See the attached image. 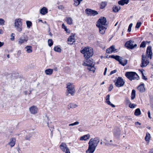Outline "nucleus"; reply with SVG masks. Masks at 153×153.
<instances>
[{
    "label": "nucleus",
    "instance_id": "1",
    "mask_svg": "<svg viewBox=\"0 0 153 153\" xmlns=\"http://www.w3.org/2000/svg\"><path fill=\"white\" fill-rule=\"evenodd\" d=\"M80 52L84 54V56L85 59L82 65L88 66V70L92 71L93 73H94L96 69V68L94 67V64L90 59V58L93 55L92 49L91 47H85L80 51Z\"/></svg>",
    "mask_w": 153,
    "mask_h": 153
},
{
    "label": "nucleus",
    "instance_id": "2",
    "mask_svg": "<svg viewBox=\"0 0 153 153\" xmlns=\"http://www.w3.org/2000/svg\"><path fill=\"white\" fill-rule=\"evenodd\" d=\"M152 47L148 46L147 49L146 55L144 54L142 55V63L141 67H143L146 66L149 63V61L148 58H149L150 59H152Z\"/></svg>",
    "mask_w": 153,
    "mask_h": 153
},
{
    "label": "nucleus",
    "instance_id": "3",
    "mask_svg": "<svg viewBox=\"0 0 153 153\" xmlns=\"http://www.w3.org/2000/svg\"><path fill=\"white\" fill-rule=\"evenodd\" d=\"M88 148L86 151V153H93L96 149V140L91 139L88 143Z\"/></svg>",
    "mask_w": 153,
    "mask_h": 153
},
{
    "label": "nucleus",
    "instance_id": "4",
    "mask_svg": "<svg viewBox=\"0 0 153 153\" xmlns=\"http://www.w3.org/2000/svg\"><path fill=\"white\" fill-rule=\"evenodd\" d=\"M126 76L129 80L138 79L139 76L137 74L134 72H127L125 74Z\"/></svg>",
    "mask_w": 153,
    "mask_h": 153
},
{
    "label": "nucleus",
    "instance_id": "5",
    "mask_svg": "<svg viewBox=\"0 0 153 153\" xmlns=\"http://www.w3.org/2000/svg\"><path fill=\"white\" fill-rule=\"evenodd\" d=\"M14 27L16 30L19 32H21L22 30V22L20 19H16L15 20Z\"/></svg>",
    "mask_w": 153,
    "mask_h": 153
},
{
    "label": "nucleus",
    "instance_id": "6",
    "mask_svg": "<svg viewBox=\"0 0 153 153\" xmlns=\"http://www.w3.org/2000/svg\"><path fill=\"white\" fill-rule=\"evenodd\" d=\"M67 88H68V93L66 94V95L68 96V94H70L72 96H74L75 92L74 86L71 83H69L67 84Z\"/></svg>",
    "mask_w": 153,
    "mask_h": 153
},
{
    "label": "nucleus",
    "instance_id": "7",
    "mask_svg": "<svg viewBox=\"0 0 153 153\" xmlns=\"http://www.w3.org/2000/svg\"><path fill=\"white\" fill-rule=\"evenodd\" d=\"M124 83L123 79L121 77H119L116 80L115 85L117 87H120L123 86Z\"/></svg>",
    "mask_w": 153,
    "mask_h": 153
},
{
    "label": "nucleus",
    "instance_id": "8",
    "mask_svg": "<svg viewBox=\"0 0 153 153\" xmlns=\"http://www.w3.org/2000/svg\"><path fill=\"white\" fill-rule=\"evenodd\" d=\"M125 46L128 48L132 49L134 48H136L137 45L135 44L134 42L130 40L127 42L125 44Z\"/></svg>",
    "mask_w": 153,
    "mask_h": 153
},
{
    "label": "nucleus",
    "instance_id": "9",
    "mask_svg": "<svg viewBox=\"0 0 153 153\" xmlns=\"http://www.w3.org/2000/svg\"><path fill=\"white\" fill-rule=\"evenodd\" d=\"M106 18L104 17H101L97 22V24L96 25V26H105L106 25Z\"/></svg>",
    "mask_w": 153,
    "mask_h": 153
},
{
    "label": "nucleus",
    "instance_id": "10",
    "mask_svg": "<svg viewBox=\"0 0 153 153\" xmlns=\"http://www.w3.org/2000/svg\"><path fill=\"white\" fill-rule=\"evenodd\" d=\"M28 40V38L26 35H24L21 36L18 40V44L19 45H21L22 44L25 43H26Z\"/></svg>",
    "mask_w": 153,
    "mask_h": 153
},
{
    "label": "nucleus",
    "instance_id": "11",
    "mask_svg": "<svg viewBox=\"0 0 153 153\" xmlns=\"http://www.w3.org/2000/svg\"><path fill=\"white\" fill-rule=\"evenodd\" d=\"M85 12L88 15L94 16L96 15V11L87 8L85 10Z\"/></svg>",
    "mask_w": 153,
    "mask_h": 153
},
{
    "label": "nucleus",
    "instance_id": "12",
    "mask_svg": "<svg viewBox=\"0 0 153 153\" xmlns=\"http://www.w3.org/2000/svg\"><path fill=\"white\" fill-rule=\"evenodd\" d=\"M99 28V32L101 34H104L107 27L105 26L97 25V26Z\"/></svg>",
    "mask_w": 153,
    "mask_h": 153
},
{
    "label": "nucleus",
    "instance_id": "13",
    "mask_svg": "<svg viewBox=\"0 0 153 153\" xmlns=\"http://www.w3.org/2000/svg\"><path fill=\"white\" fill-rule=\"evenodd\" d=\"M29 110L31 114H35L37 113L38 109L37 107L33 105L29 108Z\"/></svg>",
    "mask_w": 153,
    "mask_h": 153
},
{
    "label": "nucleus",
    "instance_id": "14",
    "mask_svg": "<svg viewBox=\"0 0 153 153\" xmlns=\"http://www.w3.org/2000/svg\"><path fill=\"white\" fill-rule=\"evenodd\" d=\"M114 133L115 137L117 138L119 137L121 134V131L120 128L118 127L115 128L114 129Z\"/></svg>",
    "mask_w": 153,
    "mask_h": 153
},
{
    "label": "nucleus",
    "instance_id": "15",
    "mask_svg": "<svg viewBox=\"0 0 153 153\" xmlns=\"http://www.w3.org/2000/svg\"><path fill=\"white\" fill-rule=\"evenodd\" d=\"M59 147L64 152H66L68 149H69V148L67 147L66 144L64 143H62Z\"/></svg>",
    "mask_w": 153,
    "mask_h": 153
},
{
    "label": "nucleus",
    "instance_id": "16",
    "mask_svg": "<svg viewBox=\"0 0 153 153\" xmlns=\"http://www.w3.org/2000/svg\"><path fill=\"white\" fill-rule=\"evenodd\" d=\"M72 35V34H71ZM75 41L74 35H71L68 39V44L72 45Z\"/></svg>",
    "mask_w": 153,
    "mask_h": 153
},
{
    "label": "nucleus",
    "instance_id": "17",
    "mask_svg": "<svg viewBox=\"0 0 153 153\" xmlns=\"http://www.w3.org/2000/svg\"><path fill=\"white\" fill-rule=\"evenodd\" d=\"M16 140L15 138H12L10 139V141L9 143V145L11 147H13L15 145L16 143Z\"/></svg>",
    "mask_w": 153,
    "mask_h": 153
},
{
    "label": "nucleus",
    "instance_id": "18",
    "mask_svg": "<svg viewBox=\"0 0 153 153\" xmlns=\"http://www.w3.org/2000/svg\"><path fill=\"white\" fill-rule=\"evenodd\" d=\"M110 95L109 94L107 95L106 97V102L107 104L111 105L112 107H115L114 105L112 104L109 101Z\"/></svg>",
    "mask_w": 153,
    "mask_h": 153
},
{
    "label": "nucleus",
    "instance_id": "19",
    "mask_svg": "<svg viewBox=\"0 0 153 153\" xmlns=\"http://www.w3.org/2000/svg\"><path fill=\"white\" fill-rule=\"evenodd\" d=\"M137 89L140 92H144L145 91L143 84H142L140 85L137 87Z\"/></svg>",
    "mask_w": 153,
    "mask_h": 153
},
{
    "label": "nucleus",
    "instance_id": "20",
    "mask_svg": "<svg viewBox=\"0 0 153 153\" xmlns=\"http://www.w3.org/2000/svg\"><path fill=\"white\" fill-rule=\"evenodd\" d=\"M48 12V9L45 7H43L40 9V13L42 15H45Z\"/></svg>",
    "mask_w": 153,
    "mask_h": 153
},
{
    "label": "nucleus",
    "instance_id": "21",
    "mask_svg": "<svg viewBox=\"0 0 153 153\" xmlns=\"http://www.w3.org/2000/svg\"><path fill=\"white\" fill-rule=\"evenodd\" d=\"M26 52L28 53H30L32 52V48L30 46H27L25 48Z\"/></svg>",
    "mask_w": 153,
    "mask_h": 153
},
{
    "label": "nucleus",
    "instance_id": "22",
    "mask_svg": "<svg viewBox=\"0 0 153 153\" xmlns=\"http://www.w3.org/2000/svg\"><path fill=\"white\" fill-rule=\"evenodd\" d=\"M129 1V0H121L119 1L118 3L120 5H124L125 4H127Z\"/></svg>",
    "mask_w": 153,
    "mask_h": 153
},
{
    "label": "nucleus",
    "instance_id": "23",
    "mask_svg": "<svg viewBox=\"0 0 153 153\" xmlns=\"http://www.w3.org/2000/svg\"><path fill=\"white\" fill-rule=\"evenodd\" d=\"M120 9V6H114L113 8V10L114 12H117Z\"/></svg>",
    "mask_w": 153,
    "mask_h": 153
},
{
    "label": "nucleus",
    "instance_id": "24",
    "mask_svg": "<svg viewBox=\"0 0 153 153\" xmlns=\"http://www.w3.org/2000/svg\"><path fill=\"white\" fill-rule=\"evenodd\" d=\"M119 63L120 64H121L123 66L126 65L127 63V60L126 59H125L124 60H123L122 59L120 60V61L119 62Z\"/></svg>",
    "mask_w": 153,
    "mask_h": 153
},
{
    "label": "nucleus",
    "instance_id": "25",
    "mask_svg": "<svg viewBox=\"0 0 153 153\" xmlns=\"http://www.w3.org/2000/svg\"><path fill=\"white\" fill-rule=\"evenodd\" d=\"M109 56L111 58L115 59L116 60L118 61L119 62L120 61L121 59H122V57L118 56H115L114 55H111L110 56Z\"/></svg>",
    "mask_w": 153,
    "mask_h": 153
},
{
    "label": "nucleus",
    "instance_id": "26",
    "mask_svg": "<svg viewBox=\"0 0 153 153\" xmlns=\"http://www.w3.org/2000/svg\"><path fill=\"white\" fill-rule=\"evenodd\" d=\"M134 114L136 116L140 115L141 114L140 109L139 108L136 109L135 111Z\"/></svg>",
    "mask_w": 153,
    "mask_h": 153
},
{
    "label": "nucleus",
    "instance_id": "27",
    "mask_svg": "<svg viewBox=\"0 0 153 153\" xmlns=\"http://www.w3.org/2000/svg\"><path fill=\"white\" fill-rule=\"evenodd\" d=\"M53 69H48L45 70V73L47 75H51L53 72Z\"/></svg>",
    "mask_w": 153,
    "mask_h": 153
},
{
    "label": "nucleus",
    "instance_id": "28",
    "mask_svg": "<svg viewBox=\"0 0 153 153\" xmlns=\"http://www.w3.org/2000/svg\"><path fill=\"white\" fill-rule=\"evenodd\" d=\"M90 135L89 134L85 135L80 137V140H86L87 139H89Z\"/></svg>",
    "mask_w": 153,
    "mask_h": 153
},
{
    "label": "nucleus",
    "instance_id": "29",
    "mask_svg": "<svg viewBox=\"0 0 153 153\" xmlns=\"http://www.w3.org/2000/svg\"><path fill=\"white\" fill-rule=\"evenodd\" d=\"M151 138L150 135L149 133H147L146 134V136L145 139L146 141L148 142L149 141Z\"/></svg>",
    "mask_w": 153,
    "mask_h": 153
},
{
    "label": "nucleus",
    "instance_id": "30",
    "mask_svg": "<svg viewBox=\"0 0 153 153\" xmlns=\"http://www.w3.org/2000/svg\"><path fill=\"white\" fill-rule=\"evenodd\" d=\"M107 3L106 2H102L100 4V8L103 9L106 6Z\"/></svg>",
    "mask_w": 153,
    "mask_h": 153
},
{
    "label": "nucleus",
    "instance_id": "31",
    "mask_svg": "<svg viewBox=\"0 0 153 153\" xmlns=\"http://www.w3.org/2000/svg\"><path fill=\"white\" fill-rule=\"evenodd\" d=\"M136 91L134 90H133L131 94V99L133 100L135 97Z\"/></svg>",
    "mask_w": 153,
    "mask_h": 153
},
{
    "label": "nucleus",
    "instance_id": "32",
    "mask_svg": "<svg viewBox=\"0 0 153 153\" xmlns=\"http://www.w3.org/2000/svg\"><path fill=\"white\" fill-rule=\"evenodd\" d=\"M77 106L76 104H74L73 103H70L68 105V108L69 109L70 108H74Z\"/></svg>",
    "mask_w": 153,
    "mask_h": 153
},
{
    "label": "nucleus",
    "instance_id": "33",
    "mask_svg": "<svg viewBox=\"0 0 153 153\" xmlns=\"http://www.w3.org/2000/svg\"><path fill=\"white\" fill-rule=\"evenodd\" d=\"M72 19L71 18L68 17L67 18L66 22L69 25H71L72 24Z\"/></svg>",
    "mask_w": 153,
    "mask_h": 153
},
{
    "label": "nucleus",
    "instance_id": "34",
    "mask_svg": "<svg viewBox=\"0 0 153 153\" xmlns=\"http://www.w3.org/2000/svg\"><path fill=\"white\" fill-rule=\"evenodd\" d=\"M82 0H74V4L76 6H78Z\"/></svg>",
    "mask_w": 153,
    "mask_h": 153
},
{
    "label": "nucleus",
    "instance_id": "35",
    "mask_svg": "<svg viewBox=\"0 0 153 153\" xmlns=\"http://www.w3.org/2000/svg\"><path fill=\"white\" fill-rule=\"evenodd\" d=\"M54 50L56 52H61V48L59 47H55L54 48Z\"/></svg>",
    "mask_w": 153,
    "mask_h": 153
},
{
    "label": "nucleus",
    "instance_id": "36",
    "mask_svg": "<svg viewBox=\"0 0 153 153\" xmlns=\"http://www.w3.org/2000/svg\"><path fill=\"white\" fill-rule=\"evenodd\" d=\"M32 136L31 134H28V135H27L25 137V139L26 140H30V138Z\"/></svg>",
    "mask_w": 153,
    "mask_h": 153
},
{
    "label": "nucleus",
    "instance_id": "37",
    "mask_svg": "<svg viewBox=\"0 0 153 153\" xmlns=\"http://www.w3.org/2000/svg\"><path fill=\"white\" fill-rule=\"evenodd\" d=\"M48 45L50 47L52 46L53 44V42L52 39H49L48 41Z\"/></svg>",
    "mask_w": 153,
    "mask_h": 153
},
{
    "label": "nucleus",
    "instance_id": "38",
    "mask_svg": "<svg viewBox=\"0 0 153 153\" xmlns=\"http://www.w3.org/2000/svg\"><path fill=\"white\" fill-rule=\"evenodd\" d=\"M26 24L27 27L28 28H30L32 25V23L30 21H27L26 22Z\"/></svg>",
    "mask_w": 153,
    "mask_h": 153
},
{
    "label": "nucleus",
    "instance_id": "39",
    "mask_svg": "<svg viewBox=\"0 0 153 153\" xmlns=\"http://www.w3.org/2000/svg\"><path fill=\"white\" fill-rule=\"evenodd\" d=\"M137 105L134 104L130 103L129 105V107L131 108H134Z\"/></svg>",
    "mask_w": 153,
    "mask_h": 153
},
{
    "label": "nucleus",
    "instance_id": "40",
    "mask_svg": "<svg viewBox=\"0 0 153 153\" xmlns=\"http://www.w3.org/2000/svg\"><path fill=\"white\" fill-rule=\"evenodd\" d=\"M5 21L2 19L0 18V25H4V24Z\"/></svg>",
    "mask_w": 153,
    "mask_h": 153
},
{
    "label": "nucleus",
    "instance_id": "41",
    "mask_svg": "<svg viewBox=\"0 0 153 153\" xmlns=\"http://www.w3.org/2000/svg\"><path fill=\"white\" fill-rule=\"evenodd\" d=\"M112 47H111L108 48L106 50V52L107 53H112V50H111V48Z\"/></svg>",
    "mask_w": 153,
    "mask_h": 153
},
{
    "label": "nucleus",
    "instance_id": "42",
    "mask_svg": "<svg viewBox=\"0 0 153 153\" xmlns=\"http://www.w3.org/2000/svg\"><path fill=\"white\" fill-rule=\"evenodd\" d=\"M146 46V42L145 41L143 42L140 45V47L144 48Z\"/></svg>",
    "mask_w": 153,
    "mask_h": 153
},
{
    "label": "nucleus",
    "instance_id": "43",
    "mask_svg": "<svg viewBox=\"0 0 153 153\" xmlns=\"http://www.w3.org/2000/svg\"><path fill=\"white\" fill-rule=\"evenodd\" d=\"M133 24L132 23H131L129 25V26L128 27V32H130L131 31V28Z\"/></svg>",
    "mask_w": 153,
    "mask_h": 153
},
{
    "label": "nucleus",
    "instance_id": "44",
    "mask_svg": "<svg viewBox=\"0 0 153 153\" xmlns=\"http://www.w3.org/2000/svg\"><path fill=\"white\" fill-rule=\"evenodd\" d=\"M141 23L140 22H137V24L136 25V28H139L140 26L141 25Z\"/></svg>",
    "mask_w": 153,
    "mask_h": 153
},
{
    "label": "nucleus",
    "instance_id": "45",
    "mask_svg": "<svg viewBox=\"0 0 153 153\" xmlns=\"http://www.w3.org/2000/svg\"><path fill=\"white\" fill-rule=\"evenodd\" d=\"M62 28H63L65 29V30L66 31H67V27L64 24H63L62 25Z\"/></svg>",
    "mask_w": 153,
    "mask_h": 153
},
{
    "label": "nucleus",
    "instance_id": "46",
    "mask_svg": "<svg viewBox=\"0 0 153 153\" xmlns=\"http://www.w3.org/2000/svg\"><path fill=\"white\" fill-rule=\"evenodd\" d=\"M111 47H112L111 49V50H112V52L116 51V49L115 48L114 46V45L111 46Z\"/></svg>",
    "mask_w": 153,
    "mask_h": 153
},
{
    "label": "nucleus",
    "instance_id": "47",
    "mask_svg": "<svg viewBox=\"0 0 153 153\" xmlns=\"http://www.w3.org/2000/svg\"><path fill=\"white\" fill-rule=\"evenodd\" d=\"M113 88V85L112 84L110 85L108 91H111Z\"/></svg>",
    "mask_w": 153,
    "mask_h": 153
},
{
    "label": "nucleus",
    "instance_id": "48",
    "mask_svg": "<svg viewBox=\"0 0 153 153\" xmlns=\"http://www.w3.org/2000/svg\"><path fill=\"white\" fill-rule=\"evenodd\" d=\"M58 8L59 9H61V10H63L64 8V7H63V6L62 5H61L59 6L58 7Z\"/></svg>",
    "mask_w": 153,
    "mask_h": 153
},
{
    "label": "nucleus",
    "instance_id": "49",
    "mask_svg": "<svg viewBox=\"0 0 153 153\" xmlns=\"http://www.w3.org/2000/svg\"><path fill=\"white\" fill-rule=\"evenodd\" d=\"M116 72H117V70H114L110 72V75H111V74H114V73H115Z\"/></svg>",
    "mask_w": 153,
    "mask_h": 153
},
{
    "label": "nucleus",
    "instance_id": "50",
    "mask_svg": "<svg viewBox=\"0 0 153 153\" xmlns=\"http://www.w3.org/2000/svg\"><path fill=\"white\" fill-rule=\"evenodd\" d=\"M148 116L149 117L150 119H151L152 118L151 117V113H150V111H148Z\"/></svg>",
    "mask_w": 153,
    "mask_h": 153
},
{
    "label": "nucleus",
    "instance_id": "51",
    "mask_svg": "<svg viewBox=\"0 0 153 153\" xmlns=\"http://www.w3.org/2000/svg\"><path fill=\"white\" fill-rule=\"evenodd\" d=\"M73 124L74 126L77 125L79 124V122L78 121H76L73 123Z\"/></svg>",
    "mask_w": 153,
    "mask_h": 153
},
{
    "label": "nucleus",
    "instance_id": "52",
    "mask_svg": "<svg viewBox=\"0 0 153 153\" xmlns=\"http://www.w3.org/2000/svg\"><path fill=\"white\" fill-rule=\"evenodd\" d=\"M142 74H143V76H142L143 79L145 80H146L147 79V78L145 76L143 75V73H142Z\"/></svg>",
    "mask_w": 153,
    "mask_h": 153
},
{
    "label": "nucleus",
    "instance_id": "53",
    "mask_svg": "<svg viewBox=\"0 0 153 153\" xmlns=\"http://www.w3.org/2000/svg\"><path fill=\"white\" fill-rule=\"evenodd\" d=\"M107 71V68H105V71L104 72V74L105 75V74H106V71Z\"/></svg>",
    "mask_w": 153,
    "mask_h": 153
},
{
    "label": "nucleus",
    "instance_id": "54",
    "mask_svg": "<svg viewBox=\"0 0 153 153\" xmlns=\"http://www.w3.org/2000/svg\"><path fill=\"white\" fill-rule=\"evenodd\" d=\"M4 42H0V47L4 45Z\"/></svg>",
    "mask_w": 153,
    "mask_h": 153
},
{
    "label": "nucleus",
    "instance_id": "55",
    "mask_svg": "<svg viewBox=\"0 0 153 153\" xmlns=\"http://www.w3.org/2000/svg\"><path fill=\"white\" fill-rule=\"evenodd\" d=\"M65 152V153H70V152L69 151V149H67V151H66V152Z\"/></svg>",
    "mask_w": 153,
    "mask_h": 153
},
{
    "label": "nucleus",
    "instance_id": "56",
    "mask_svg": "<svg viewBox=\"0 0 153 153\" xmlns=\"http://www.w3.org/2000/svg\"><path fill=\"white\" fill-rule=\"evenodd\" d=\"M135 124L136 125H137V124H139V125H141V123L139 122H137L135 123Z\"/></svg>",
    "mask_w": 153,
    "mask_h": 153
},
{
    "label": "nucleus",
    "instance_id": "57",
    "mask_svg": "<svg viewBox=\"0 0 153 153\" xmlns=\"http://www.w3.org/2000/svg\"><path fill=\"white\" fill-rule=\"evenodd\" d=\"M54 70H55L56 71H57L58 70V68L57 67H56L54 68Z\"/></svg>",
    "mask_w": 153,
    "mask_h": 153
},
{
    "label": "nucleus",
    "instance_id": "58",
    "mask_svg": "<svg viewBox=\"0 0 153 153\" xmlns=\"http://www.w3.org/2000/svg\"><path fill=\"white\" fill-rule=\"evenodd\" d=\"M69 126H74V125L73 123H71V124H69Z\"/></svg>",
    "mask_w": 153,
    "mask_h": 153
},
{
    "label": "nucleus",
    "instance_id": "59",
    "mask_svg": "<svg viewBox=\"0 0 153 153\" xmlns=\"http://www.w3.org/2000/svg\"><path fill=\"white\" fill-rule=\"evenodd\" d=\"M14 36H13V37L10 38V39L11 40H14Z\"/></svg>",
    "mask_w": 153,
    "mask_h": 153
},
{
    "label": "nucleus",
    "instance_id": "60",
    "mask_svg": "<svg viewBox=\"0 0 153 153\" xmlns=\"http://www.w3.org/2000/svg\"><path fill=\"white\" fill-rule=\"evenodd\" d=\"M3 33V32L1 29H0V34H1Z\"/></svg>",
    "mask_w": 153,
    "mask_h": 153
},
{
    "label": "nucleus",
    "instance_id": "61",
    "mask_svg": "<svg viewBox=\"0 0 153 153\" xmlns=\"http://www.w3.org/2000/svg\"><path fill=\"white\" fill-rule=\"evenodd\" d=\"M24 93L25 94V95H27V91H25L24 92Z\"/></svg>",
    "mask_w": 153,
    "mask_h": 153
},
{
    "label": "nucleus",
    "instance_id": "62",
    "mask_svg": "<svg viewBox=\"0 0 153 153\" xmlns=\"http://www.w3.org/2000/svg\"><path fill=\"white\" fill-rule=\"evenodd\" d=\"M21 53V51H18V53H17L18 54H20Z\"/></svg>",
    "mask_w": 153,
    "mask_h": 153
},
{
    "label": "nucleus",
    "instance_id": "63",
    "mask_svg": "<svg viewBox=\"0 0 153 153\" xmlns=\"http://www.w3.org/2000/svg\"><path fill=\"white\" fill-rule=\"evenodd\" d=\"M7 57L8 58H10V55L9 54H7Z\"/></svg>",
    "mask_w": 153,
    "mask_h": 153
},
{
    "label": "nucleus",
    "instance_id": "64",
    "mask_svg": "<svg viewBox=\"0 0 153 153\" xmlns=\"http://www.w3.org/2000/svg\"><path fill=\"white\" fill-rule=\"evenodd\" d=\"M43 23L47 24V23L46 21H45L44 22H42Z\"/></svg>",
    "mask_w": 153,
    "mask_h": 153
}]
</instances>
